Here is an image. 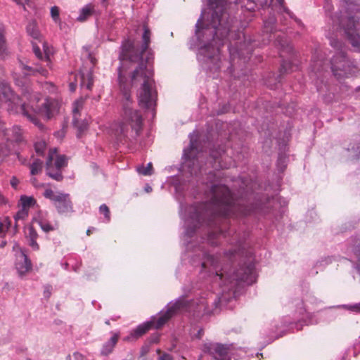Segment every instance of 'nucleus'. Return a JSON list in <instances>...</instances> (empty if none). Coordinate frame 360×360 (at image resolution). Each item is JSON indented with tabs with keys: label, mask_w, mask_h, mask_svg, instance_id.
<instances>
[{
	"label": "nucleus",
	"mask_w": 360,
	"mask_h": 360,
	"mask_svg": "<svg viewBox=\"0 0 360 360\" xmlns=\"http://www.w3.org/2000/svg\"><path fill=\"white\" fill-rule=\"evenodd\" d=\"M150 32L144 27L143 44L141 49L136 48L134 41L126 40L122 46L120 54L121 65L118 68V79L125 100L123 121L115 130V136L120 141L128 136L129 128L134 136L138 135L142 126V117L139 112L129 107L131 86L140 84L138 92L139 104L142 108H150L155 105L157 92L153 78V70L147 65L152 58V53L148 51Z\"/></svg>",
	"instance_id": "1"
},
{
	"label": "nucleus",
	"mask_w": 360,
	"mask_h": 360,
	"mask_svg": "<svg viewBox=\"0 0 360 360\" xmlns=\"http://www.w3.org/2000/svg\"><path fill=\"white\" fill-rule=\"evenodd\" d=\"M228 0H208V11H203L201 18L196 23L195 34L199 40L204 35L213 34L212 44L203 46L200 49L198 58L205 63L213 64L210 70L219 68V46L224 44L223 40L230 32V22L228 14L225 11Z\"/></svg>",
	"instance_id": "2"
},
{
	"label": "nucleus",
	"mask_w": 360,
	"mask_h": 360,
	"mask_svg": "<svg viewBox=\"0 0 360 360\" xmlns=\"http://www.w3.org/2000/svg\"><path fill=\"white\" fill-rule=\"evenodd\" d=\"M212 198L209 205H202L199 207H190L189 212L191 215L186 219L185 223L188 226L195 223L193 228H186V235H191L196 224L200 223V219L208 214L227 216L231 212L233 201L229 189L224 186H213L212 187Z\"/></svg>",
	"instance_id": "3"
},
{
	"label": "nucleus",
	"mask_w": 360,
	"mask_h": 360,
	"mask_svg": "<svg viewBox=\"0 0 360 360\" xmlns=\"http://www.w3.org/2000/svg\"><path fill=\"white\" fill-rule=\"evenodd\" d=\"M218 259L213 255H208L202 264V268L204 270H208L210 274H215L216 280H219L224 285H226L229 289L233 288L238 282L242 281L248 285H251L255 281V275L254 273V266L248 265L245 268L240 269L236 273L233 274L221 272L218 273Z\"/></svg>",
	"instance_id": "4"
},
{
	"label": "nucleus",
	"mask_w": 360,
	"mask_h": 360,
	"mask_svg": "<svg viewBox=\"0 0 360 360\" xmlns=\"http://www.w3.org/2000/svg\"><path fill=\"white\" fill-rule=\"evenodd\" d=\"M188 304V303L186 302L184 297H179L174 302L169 303L167 311L161 313L158 318L153 317L150 321L139 325L129 336L126 338V340L136 339L146 333L152 327L155 328L162 327L176 311L186 308Z\"/></svg>",
	"instance_id": "5"
},
{
	"label": "nucleus",
	"mask_w": 360,
	"mask_h": 360,
	"mask_svg": "<svg viewBox=\"0 0 360 360\" xmlns=\"http://www.w3.org/2000/svg\"><path fill=\"white\" fill-rule=\"evenodd\" d=\"M67 165V158L65 155H60L57 149H51L46 163L47 174L54 180L60 181L63 179L60 169Z\"/></svg>",
	"instance_id": "6"
},
{
	"label": "nucleus",
	"mask_w": 360,
	"mask_h": 360,
	"mask_svg": "<svg viewBox=\"0 0 360 360\" xmlns=\"http://www.w3.org/2000/svg\"><path fill=\"white\" fill-rule=\"evenodd\" d=\"M202 350L214 360H231L233 347L232 345L209 342L202 345Z\"/></svg>",
	"instance_id": "7"
},
{
	"label": "nucleus",
	"mask_w": 360,
	"mask_h": 360,
	"mask_svg": "<svg viewBox=\"0 0 360 360\" xmlns=\"http://www.w3.org/2000/svg\"><path fill=\"white\" fill-rule=\"evenodd\" d=\"M44 195L46 198L53 202L58 213L65 214L73 212L72 204L69 194L54 192L51 189L47 188L44 191Z\"/></svg>",
	"instance_id": "8"
},
{
	"label": "nucleus",
	"mask_w": 360,
	"mask_h": 360,
	"mask_svg": "<svg viewBox=\"0 0 360 360\" xmlns=\"http://www.w3.org/2000/svg\"><path fill=\"white\" fill-rule=\"evenodd\" d=\"M331 69L335 77L341 78L352 74V66L342 51L338 52L332 59Z\"/></svg>",
	"instance_id": "9"
},
{
	"label": "nucleus",
	"mask_w": 360,
	"mask_h": 360,
	"mask_svg": "<svg viewBox=\"0 0 360 360\" xmlns=\"http://www.w3.org/2000/svg\"><path fill=\"white\" fill-rule=\"evenodd\" d=\"M193 136H194V134H191L190 135V146H189V148H187V149H185L184 151V155L185 157V158L187 160V162H186V165L191 168V170H190V172L191 174H197V172L198 169V165H195V160H193L192 164H193V167H191V156L193 153V151L196 148V145H195V142L193 139Z\"/></svg>",
	"instance_id": "10"
},
{
	"label": "nucleus",
	"mask_w": 360,
	"mask_h": 360,
	"mask_svg": "<svg viewBox=\"0 0 360 360\" xmlns=\"http://www.w3.org/2000/svg\"><path fill=\"white\" fill-rule=\"evenodd\" d=\"M15 267L19 275L21 276L25 275L32 269L31 262L21 250L19 255L17 256Z\"/></svg>",
	"instance_id": "11"
},
{
	"label": "nucleus",
	"mask_w": 360,
	"mask_h": 360,
	"mask_svg": "<svg viewBox=\"0 0 360 360\" xmlns=\"http://www.w3.org/2000/svg\"><path fill=\"white\" fill-rule=\"evenodd\" d=\"M252 2L258 3L262 8L269 7L283 11L288 15L292 17L290 12L283 6V0H251Z\"/></svg>",
	"instance_id": "12"
},
{
	"label": "nucleus",
	"mask_w": 360,
	"mask_h": 360,
	"mask_svg": "<svg viewBox=\"0 0 360 360\" xmlns=\"http://www.w3.org/2000/svg\"><path fill=\"white\" fill-rule=\"evenodd\" d=\"M119 339L118 333H113L110 339L105 342L101 350V354L103 356H108L112 352Z\"/></svg>",
	"instance_id": "13"
},
{
	"label": "nucleus",
	"mask_w": 360,
	"mask_h": 360,
	"mask_svg": "<svg viewBox=\"0 0 360 360\" xmlns=\"http://www.w3.org/2000/svg\"><path fill=\"white\" fill-rule=\"evenodd\" d=\"M94 13V5L92 4H86L80 9L79 15L77 17V20L79 22H84Z\"/></svg>",
	"instance_id": "14"
},
{
	"label": "nucleus",
	"mask_w": 360,
	"mask_h": 360,
	"mask_svg": "<svg viewBox=\"0 0 360 360\" xmlns=\"http://www.w3.org/2000/svg\"><path fill=\"white\" fill-rule=\"evenodd\" d=\"M25 236L27 239L29 241V245L34 249L38 250L39 245L37 244L36 240L38 237V234L37 231L34 230L33 226H29L25 229Z\"/></svg>",
	"instance_id": "15"
},
{
	"label": "nucleus",
	"mask_w": 360,
	"mask_h": 360,
	"mask_svg": "<svg viewBox=\"0 0 360 360\" xmlns=\"http://www.w3.org/2000/svg\"><path fill=\"white\" fill-rule=\"evenodd\" d=\"M79 77L81 86L86 87L87 89L90 90L93 84L91 71L89 70L86 72H81Z\"/></svg>",
	"instance_id": "16"
},
{
	"label": "nucleus",
	"mask_w": 360,
	"mask_h": 360,
	"mask_svg": "<svg viewBox=\"0 0 360 360\" xmlns=\"http://www.w3.org/2000/svg\"><path fill=\"white\" fill-rule=\"evenodd\" d=\"M84 104V98H80L74 102L73 106H72L73 117H81L80 112L83 109Z\"/></svg>",
	"instance_id": "17"
},
{
	"label": "nucleus",
	"mask_w": 360,
	"mask_h": 360,
	"mask_svg": "<svg viewBox=\"0 0 360 360\" xmlns=\"http://www.w3.org/2000/svg\"><path fill=\"white\" fill-rule=\"evenodd\" d=\"M72 123L74 126L77 129L79 134L83 132L88 126V123L84 120L80 119V117H73Z\"/></svg>",
	"instance_id": "18"
},
{
	"label": "nucleus",
	"mask_w": 360,
	"mask_h": 360,
	"mask_svg": "<svg viewBox=\"0 0 360 360\" xmlns=\"http://www.w3.org/2000/svg\"><path fill=\"white\" fill-rule=\"evenodd\" d=\"M20 68L24 71L25 75H30L34 73V72H38L44 76H46L47 74V71L41 68L34 69L28 65H24L23 63L20 64Z\"/></svg>",
	"instance_id": "19"
},
{
	"label": "nucleus",
	"mask_w": 360,
	"mask_h": 360,
	"mask_svg": "<svg viewBox=\"0 0 360 360\" xmlns=\"http://www.w3.org/2000/svg\"><path fill=\"white\" fill-rule=\"evenodd\" d=\"M43 162L39 160H34L30 165V173L32 175H36L41 172Z\"/></svg>",
	"instance_id": "20"
},
{
	"label": "nucleus",
	"mask_w": 360,
	"mask_h": 360,
	"mask_svg": "<svg viewBox=\"0 0 360 360\" xmlns=\"http://www.w3.org/2000/svg\"><path fill=\"white\" fill-rule=\"evenodd\" d=\"M27 31L34 39H38L39 37L40 34L35 22H30L27 27Z\"/></svg>",
	"instance_id": "21"
},
{
	"label": "nucleus",
	"mask_w": 360,
	"mask_h": 360,
	"mask_svg": "<svg viewBox=\"0 0 360 360\" xmlns=\"http://www.w3.org/2000/svg\"><path fill=\"white\" fill-rule=\"evenodd\" d=\"M137 172L144 176H150L153 174V165L151 162L148 163L146 167L140 166L137 167Z\"/></svg>",
	"instance_id": "22"
},
{
	"label": "nucleus",
	"mask_w": 360,
	"mask_h": 360,
	"mask_svg": "<svg viewBox=\"0 0 360 360\" xmlns=\"http://www.w3.org/2000/svg\"><path fill=\"white\" fill-rule=\"evenodd\" d=\"M39 224L41 229L45 232H49L51 231H54L58 228V224H51L49 222L40 221H39Z\"/></svg>",
	"instance_id": "23"
},
{
	"label": "nucleus",
	"mask_w": 360,
	"mask_h": 360,
	"mask_svg": "<svg viewBox=\"0 0 360 360\" xmlns=\"http://www.w3.org/2000/svg\"><path fill=\"white\" fill-rule=\"evenodd\" d=\"M10 226L9 219L4 217L0 221V235H4Z\"/></svg>",
	"instance_id": "24"
},
{
	"label": "nucleus",
	"mask_w": 360,
	"mask_h": 360,
	"mask_svg": "<svg viewBox=\"0 0 360 360\" xmlns=\"http://www.w3.org/2000/svg\"><path fill=\"white\" fill-rule=\"evenodd\" d=\"M46 144L44 141L40 140L34 143V149L38 155H42L46 149Z\"/></svg>",
	"instance_id": "25"
},
{
	"label": "nucleus",
	"mask_w": 360,
	"mask_h": 360,
	"mask_svg": "<svg viewBox=\"0 0 360 360\" xmlns=\"http://www.w3.org/2000/svg\"><path fill=\"white\" fill-rule=\"evenodd\" d=\"M243 46L246 47V41L244 40L243 44H240L239 47H237V49L231 48L230 49V53L232 57H235L236 54H238L239 56H243Z\"/></svg>",
	"instance_id": "26"
},
{
	"label": "nucleus",
	"mask_w": 360,
	"mask_h": 360,
	"mask_svg": "<svg viewBox=\"0 0 360 360\" xmlns=\"http://www.w3.org/2000/svg\"><path fill=\"white\" fill-rule=\"evenodd\" d=\"M20 201L22 205V209L25 210H27V207L32 206V205L34 202V198L28 196H22Z\"/></svg>",
	"instance_id": "27"
},
{
	"label": "nucleus",
	"mask_w": 360,
	"mask_h": 360,
	"mask_svg": "<svg viewBox=\"0 0 360 360\" xmlns=\"http://www.w3.org/2000/svg\"><path fill=\"white\" fill-rule=\"evenodd\" d=\"M51 18H53V20L56 22H58L60 21V18H59V8H58V7L53 6L51 8Z\"/></svg>",
	"instance_id": "28"
},
{
	"label": "nucleus",
	"mask_w": 360,
	"mask_h": 360,
	"mask_svg": "<svg viewBox=\"0 0 360 360\" xmlns=\"http://www.w3.org/2000/svg\"><path fill=\"white\" fill-rule=\"evenodd\" d=\"M100 212L101 214H103L105 217L106 218L107 221H110V211L108 206L105 204L101 205L99 208Z\"/></svg>",
	"instance_id": "29"
},
{
	"label": "nucleus",
	"mask_w": 360,
	"mask_h": 360,
	"mask_svg": "<svg viewBox=\"0 0 360 360\" xmlns=\"http://www.w3.org/2000/svg\"><path fill=\"white\" fill-rule=\"evenodd\" d=\"M27 216V210H25V209H22L20 211H19L15 217V219L17 221L18 219H24L25 217Z\"/></svg>",
	"instance_id": "30"
},
{
	"label": "nucleus",
	"mask_w": 360,
	"mask_h": 360,
	"mask_svg": "<svg viewBox=\"0 0 360 360\" xmlns=\"http://www.w3.org/2000/svg\"><path fill=\"white\" fill-rule=\"evenodd\" d=\"M4 39L2 32L0 30V57L3 55L4 52Z\"/></svg>",
	"instance_id": "31"
},
{
	"label": "nucleus",
	"mask_w": 360,
	"mask_h": 360,
	"mask_svg": "<svg viewBox=\"0 0 360 360\" xmlns=\"http://www.w3.org/2000/svg\"><path fill=\"white\" fill-rule=\"evenodd\" d=\"M274 22V20H271L270 21H265L264 22V27H265V29L266 30L267 32L268 31L272 32L273 29L271 27V24H272Z\"/></svg>",
	"instance_id": "32"
},
{
	"label": "nucleus",
	"mask_w": 360,
	"mask_h": 360,
	"mask_svg": "<svg viewBox=\"0 0 360 360\" xmlns=\"http://www.w3.org/2000/svg\"><path fill=\"white\" fill-rule=\"evenodd\" d=\"M73 357L75 360H86L85 357L79 352H75L73 354Z\"/></svg>",
	"instance_id": "33"
},
{
	"label": "nucleus",
	"mask_w": 360,
	"mask_h": 360,
	"mask_svg": "<svg viewBox=\"0 0 360 360\" xmlns=\"http://www.w3.org/2000/svg\"><path fill=\"white\" fill-rule=\"evenodd\" d=\"M34 53L38 58H42V55L39 47L34 46Z\"/></svg>",
	"instance_id": "34"
},
{
	"label": "nucleus",
	"mask_w": 360,
	"mask_h": 360,
	"mask_svg": "<svg viewBox=\"0 0 360 360\" xmlns=\"http://www.w3.org/2000/svg\"><path fill=\"white\" fill-rule=\"evenodd\" d=\"M159 360H173V359L169 354H164L160 356Z\"/></svg>",
	"instance_id": "35"
},
{
	"label": "nucleus",
	"mask_w": 360,
	"mask_h": 360,
	"mask_svg": "<svg viewBox=\"0 0 360 360\" xmlns=\"http://www.w3.org/2000/svg\"><path fill=\"white\" fill-rule=\"evenodd\" d=\"M11 186H12L13 188H16V186H18V179L13 176V177L11 179Z\"/></svg>",
	"instance_id": "36"
},
{
	"label": "nucleus",
	"mask_w": 360,
	"mask_h": 360,
	"mask_svg": "<svg viewBox=\"0 0 360 360\" xmlns=\"http://www.w3.org/2000/svg\"><path fill=\"white\" fill-rule=\"evenodd\" d=\"M348 309L353 310V311H357L360 310V303L354 305L349 306Z\"/></svg>",
	"instance_id": "37"
},
{
	"label": "nucleus",
	"mask_w": 360,
	"mask_h": 360,
	"mask_svg": "<svg viewBox=\"0 0 360 360\" xmlns=\"http://www.w3.org/2000/svg\"><path fill=\"white\" fill-rule=\"evenodd\" d=\"M77 84L74 82H71L69 85L70 91L73 92L76 89Z\"/></svg>",
	"instance_id": "38"
},
{
	"label": "nucleus",
	"mask_w": 360,
	"mask_h": 360,
	"mask_svg": "<svg viewBox=\"0 0 360 360\" xmlns=\"http://www.w3.org/2000/svg\"><path fill=\"white\" fill-rule=\"evenodd\" d=\"M311 68L314 72L319 71V68L316 67V63L315 61H313V64L311 65Z\"/></svg>",
	"instance_id": "39"
},
{
	"label": "nucleus",
	"mask_w": 360,
	"mask_h": 360,
	"mask_svg": "<svg viewBox=\"0 0 360 360\" xmlns=\"http://www.w3.org/2000/svg\"><path fill=\"white\" fill-rule=\"evenodd\" d=\"M338 44L339 42L338 41H336L335 39H331L330 40V45L333 47H338Z\"/></svg>",
	"instance_id": "40"
},
{
	"label": "nucleus",
	"mask_w": 360,
	"mask_h": 360,
	"mask_svg": "<svg viewBox=\"0 0 360 360\" xmlns=\"http://www.w3.org/2000/svg\"><path fill=\"white\" fill-rule=\"evenodd\" d=\"M13 1H15L18 4H22V5H23L25 2L27 1V0H13Z\"/></svg>",
	"instance_id": "41"
},
{
	"label": "nucleus",
	"mask_w": 360,
	"mask_h": 360,
	"mask_svg": "<svg viewBox=\"0 0 360 360\" xmlns=\"http://www.w3.org/2000/svg\"><path fill=\"white\" fill-rule=\"evenodd\" d=\"M5 203V199L4 198V196L1 195V193H0V205H3Z\"/></svg>",
	"instance_id": "42"
},
{
	"label": "nucleus",
	"mask_w": 360,
	"mask_h": 360,
	"mask_svg": "<svg viewBox=\"0 0 360 360\" xmlns=\"http://www.w3.org/2000/svg\"><path fill=\"white\" fill-rule=\"evenodd\" d=\"M31 181L32 183V184L34 186H38L37 184V179L35 177H32L31 179Z\"/></svg>",
	"instance_id": "43"
},
{
	"label": "nucleus",
	"mask_w": 360,
	"mask_h": 360,
	"mask_svg": "<svg viewBox=\"0 0 360 360\" xmlns=\"http://www.w3.org/2000/svg\"><path fill=\"white\" fill-rule=\"evenodd\" d=\"M148 348H143L141 350V355L143 356L148 352Z\"/></svg>",
	"instance_id": "44"
},
{
	"label": "nucleus",
	"mask_w": 360,
	"mask_h": 360,
	"mask_svg": "<svg viewBox=\"0 0 360 360\" xmlns=\"http://www.w3.org/2000/svg\"><path fill=\"white\" fill-rule=\"evenodd\" d=\"M145 190L146 192H150L152 191V188L150 186H147L146 188H145Z\"/></svg>",
	"instance_id": "45"
},
{
	"label": "nucleus",
	"mask_w": 360,
	"mask_h": 360,
	"mask_svg": "<svg viewBox=\"0 0 360 360\" xmlns=\"http://www.w3.org/2000/svg\"><path fill=\"white\" fill-rule=\"evenodd\" d=\"M89 60H90V61H91V63L92 64H94V58H93V57H91V56H89Z\"/></svg>",
	"instance_id": "46"
},
{
	"label": "nucleus",
	"mask_w": 360,
	"mask_h": 360,
	"mask_svg": "<svg viewBox=\"0 0 360 360\" xmlns=\"http://www.w3.org/2000/svg\"><path fill=\"white\" fill-rule=\"evenodd\" d=\"M212 156L213 157V158H214L215 160H217V156L216 155H214V154H213V153H212Z\"/></svg>",
	"instance_id": "47"
},
{
	"label": "nucleus",
	"mask_w": 360,
	"mask_h": 360,
	"mask_svg": "<svg viewBox=\"0 0 360 360\" xmlns=\"http://www.w3.org/2000/svg\"><path fill=\"white\" fill-rule=\"evenodd\" d=\"M250 51H251V49L247 47V50H246L247 53H249Z\"/></svg>",
	"instance_id": "48"
},
{
	"label": "nucleus",
	"mask_w": 360,
	"mask_h": 360,
	"mask_svg": "<svg viewBox=\"0 0 360 360\" xmlns=\"http://www.w3.org/2000/svg\"><path fill=\"white\" fill-rule=\"evenodd\" d=\"M45 59H46V60L47 62V64L49 65V57L46 56Z\"/></svg>",
	"instance_id": "49"
},
{
	"label": "nucleus",
	"mask_w": 360,
	"mask_h": 360,
	"mask_svg": "<svg viewBox=\"0 0 360 360\" xmlns=\"http://www.w3.org/2000/svg\"><path fill=\"white\" fill-rule=\"evenodd\" d=\"M357 271L360 274V264L356 267Z\"/></svg>",
	"instance_id": "50"
},
{
	"label": "nucleus",
	"mask_w": 360,
	"mask_h": 360,
	"mask_svg": "<svg viewBox=\"0 0 360 360\" xmlns=\"http://www.w3.org/2000/svg\"><path fill=\"white\" fill-rule=\"evenodd\" d=\"M16 248H19V249H20V248L18 247V245H15L13 246V249L15 250V249H16Z\"/></svg>",
	"instance_id": "51"
},
{
	"label": "nucleus",
	"mask_w": 360,
	"mask_h": 360,
	"mask_svg": "<svg viewBox=\"0 0 360 360\" xmlns=\"http://www.w3.org/2000/svg\"><path fill=\"white\" fill-rule=\"evenodd\" d=\"M16 80V84L17 85H20V82H19L18 79H15Z\"/></svg>",
	"instance_id": "52"
},
{
	"label": "nucleus",
	"mask_w": 360,
	"mask_h": 360,
	"mask_svg": "<svg viewBox=\"0 0 360 360\" xmlns=\"http://www.w3.org/2000/svg\"><path fill=\"white\" fill-rule=\"evenodd\" d=\"M6 245V242H2L1 246L4 247Z\"/></svg>",
	"instance_id": "53"
},
{
	"label": "nucleus",
	"mask_w": 360,
	"mask_h": 360,
	"mask_svg": "<svg viewBox=\"0 0 360 360\" xmlns=\"http://www.w3.org/2000/svg\"><path fill=\"white\" fill-rule=\"evenodd\" d=\"M90 233H91V230L88 229L87 231H86L87 235H90Z\"/></svg>",
	"instance_id": "54"
},
{
	"label": "nucleus",
	"mask_w": 360,
	"mask_h": 360,
	"mask_svg": "<svg viewBox=\"0 0 360 360\" xmlns=\"http://www.w3.org/2000/svg\"><path fill=\"white\" fill-rule=\"evenodd\" d=\"M240 34H242L243 37H245L244 34H242V33H240V34H239V35H238V39H240Z\"/></svg>",
	"instance_id": "55"
},
{
	"label": "nucleus",
	"mask_w": 360,
	"mask_h": 360,
	"mask_svg": "<svg viewBox=\"0 0 360 360\" xmlns=\"http://www.w3.org/2000/svg\"><path fill=\"white\" fill-rule=\"evenodd\" d=\"M200 333H201V330H199V332H198V335H199L198 338H200V336H201Z\"/></svg>",
	"instance_id": "56"
},
{
	"label": "nucleus",
	"mask_w": 360,
	"mask_h": 360,
	"mask_svg": "<svg viewBox=\"0 0 360 360\" xmlns=\"http://www.w3.org/2000/svg\"><path fill=\"white\" fill-rule=\"evenodd\" d=\"M44 293H45V294H46V293H48V295H49L50 294V292H49V291H46V290H45Z\"/></svg>",
	"instance_id": "57"
},
{
	"label": "nucleus",
	"mask_w": 360,
	"mask_h": 360,
	"mask_svg": "<svg viewBox=\"0 0 360 360\" xmlns=\"http://www.w3.org/2000/svg\"><path fill=\"white\" fill-rule=\"evenodd\" d=\"M282 68H285V64H283V65H282Z\"/></svg>",
	"instance_id": "58"
},
{
	"label": "nucleus",
	"mask_w": 360,
	"mask_h": 360,
	"mask_svg": "<svg viewBox=\"0 0 360 360\" xmlns=\"http://www.w3.org/2000/svg\"><path fill=\"white\" fill-rule=\"evenodd\" d=\"M105 323H106V324H109V321H107L105 322Z\"/></svg>",
	"instance_id": "59"
}]
</instances>
